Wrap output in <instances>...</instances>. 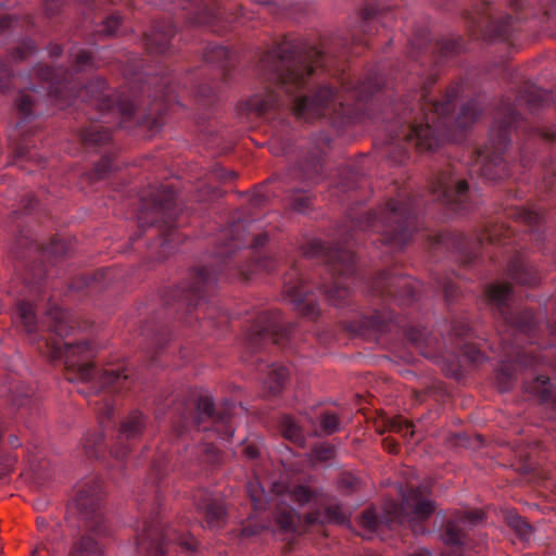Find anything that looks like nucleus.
<instances>
[{"label": "nucleus", "instance_id": "f257e3e1", "mask_svg": "<svg viewBox=\"0 0 556 556\" xmlns=\"http://www.w3.org/2000/svg\"><path fill=\"white\" fill-rule=\"evenodd\" d=\"M321 52L315 48L303 49L282 43L262 60L263 65L275 74L280 87L290 92L306 84L309 76L321 65Z\"/></svg>", "mask_w": 556, "mask_h": 556}, {"label": "nucleus", "instance_id": "f03ea898", "mask_svg": "<svg viewBox=\"0 0 556 556\" xmlns=\"http://www.w3.org/2000/svg\"><path fill=\"white\" fill-rule=\"evenodd\" d=\"M96 346L89 342L65 343L63 348L58 346L53 357H64L67 379L89 381L97 377L102 387L112 388L114 391H122L129 388L128 376L124 369L108 368L101 372L97 371L92 358L96 355Z\"/></svg>", "mask_w": 556, "mask_h": 556}, {"label": "nucleus", "instance_id": "7ed1b4c3", "mask_svg": "<svg viewBox=\"0 0 556 556\" xmlns=\"http://www.w3.org/2000/svg\"><path fill=\"white\" fill-rule=\"evenodd\" d=\"M429 490L410 489L403 494L402 505L391 503L388 509L390 521L410 522L428 519L435 510V505L428 498Z\"/></svg>", "mask_w": 556, "mask_h": 556}, {"label": "nucleus", "instance_id": "20e7f679", "mask_svg": "<svg viewBox=\"0 0 556 556\" xmlns=\"http://www.w3.org/2000/svg\"><path fill=\"white\" fill-rule=\"evenodd\" d=\"M167 543H177L189 552H193L198 547V542L193 536L179 534L173 528L165 530L155 527L147 528L138 540L139 548L144 551L147 556H164V545Z\"/></svg>", "mask_w": 556, "mask_h": 556}, {"label": "nucleus", "instance_id": "39448f33", "mask_svg": "<svg viewBox=\"0 0 556 556\" xmlns=\"http://www.w3.org/2000/svg\"><path fill=\"white\" fill-rule=\"evenodd\" d=\"M341 106L342 102L338 93L329 88H321L313 99L306 97L298 99L292 111L296 117L309 121L320 116H332Z\"/></svg>", "mask_w": 556, "mask_h": 556}, {"label": "nucleus", "instance_id": "423d86ee", "mask_svg": "<svg viewBox=\"0 0 556 556\" xmlns=\"http://www.w3.org/2000/svg\"><path fill=\"white\" fill-rule=\"evenodd\" d=\"M468 191L466 180L454 181L451 177H440L432 186V192L446 204H460Z\"/></svg>", "mask_w": 556, "mask_h": 556}, {"label": "nucleus", "instance_id": "0eeeda50", "mask_svg": "<svg viewBox=\"0 0 556 556\" xmlns=\"http://www.w3.org/2000/svg\"><path fill=\"white\" fill-rule=\"evenodd\" d=\"M484 513L480 509H473L466 513H457L455 519L448 520L445 525L443 533L444 542L448 545L458 546L462 544L463 531L458 527V522L477 525L484 520Z\"/></svg>", "mask_w": 556, "mask_h": 556}, {"label": "nucleus", "instance_id": "6e6552de", "mask_svg": "<svg viewBox=\"0 0 556 556\" xmlns=\"http://www.w3.org/2000/svg\"><path fill=\"white\" fill-rule=\"evenodd\" d=\"M75 502L84 515L87 528L96 533H101L102 515L98 511L100 509V497L94 494L89 496L85 491H79Z\"/></svg>", "mask_w": 556, "mask_h": 556}, {"label": "nucleus", "instance_id": "1a4fd4ad", "mask_svg": "<svg viewBox=\"0 0 556 556\" xmlns=\"http://www.w3.org/2000/svg\"><path fill=\"white\" fill-rule=\"evenodd\" d=\"M274 521L282 532H290L298 535L304 533L302 519L295 510L286 503H279L274 511Z\"/></svg>", "mask_w": 556, "mask_h": 556}, {"label": "nucleus", "instance_id": "9d476101", "mask_svg": "<svg viewBox=\"0 0 556 556\" xmlns=\"http://www.w3.org/2000/svg\"><path fill=\"white\" fill-rule=\"evenodd\" d=\"M405 139L408 142H414L415 148L420 152L432 151L440 144L439 137L428 123L426 125H412Z\"/></svg>", "mask_w": 556, "mask_h": 556}, {"label": "nucleus", "instance_id": "9b49d317", "mask_svg": "<svg viewBox=\"0 0 556 556\" xmlns=\"http://www.w3.org/2000/svg\"><path fill=\"white\" fill-rule=\"evenodd\" d=\"M197 510L210 529L223 528L227 522V511L223 503L207 498L198 504Z\"/></svg>", "mask_w": 556, "mask_h": 556}, {"label": "nucleus", "instance_id": "f8f14e48", "mask_svg": "<svg viewBox=\"0 0 556 556\" xmlns=\"http://www.w3.org/2000/svg\"><path fill=\"white\" fill-rule=\"evenodd\" d=\"M273 492L278 495H288L292 502L299 506H304L317 498V491L304 484L287 486L283 483L277 482L273 484Z\"/></svg>", "mask_w": 556, "mask_h": 556}, {"label": "nucleus", "instance_id": "ddd939ff", "mask_svg": "<svg viewBox=\"0 0 556 556\" xmlns=\"http://www.w3.org/2000/svg\"><path fill=\"white\" fill-rule=\"evenodd\" d=\"M213 286L214 279L205 268L194 270L192 276V285L185 295L186 300L191 302L193 298H197L194 306H200L202 304V294L213 289Z\"/></svg>", "mask_w": 556, "mask_h": 556}, {"label": "nucleus", "instance_id": "4468645a", "mask_svg": "<svg viewBox=\"0 0 556 556\" xmlns=\"http://www.w3.org/2000/svg\"><path fill=\"white\" fill-rule=\"evenodd\" d=\"M105 83L98 79L80 91L83 98L89 97L88 101L99 111H111L114 109L112 100L104 94Z\"/></svg>", "mask_w": 556, "mask_h": 556}, {"label": "nucleus", "instance_id": "2eb2a0df", "mask_svg": "<svg viewBox=\"0 0 556 556\" xmlns=\"http://www.w3.org/2000/svg\"><path fill=\"white\" fill-rule=\"evenodd\" d=\"M279 103L275 92L265 90L262 93L254 94L247 103L249 111L257 115H263L274 110Z\"/></svg>", "mask_w": 556, "mask_h": 556}, {"label": "nucleus", "instance_id": "dca6fc26", "mask_svg": "<svg viewBox=\"0 0 556 556\" xmlns=\"http://www.w3.org/2000/svg\"><path fill=\"white\" fill-rule=\"evenodd\" d=\"M68 556H102V549L93 538L83 535L73 543Z\"/></svg>", "mask_w": 556, "mask_h": 556}, {"label": "nucleus", "instance_id": "f3484780", "mask_svg": "<svg viewBox=\"0 0 556 556\" xmlns=\"http://www.w3.org/2000/svg\"><path fill=\"white\" fill-rule=\"evenodd\" d=\"M143 428V416L138 412H134L121 425V439H134L142 433Z\"/></svg>", "mask_w": 556, "mask_h": 556}, {"label": "nucleus", "instance_id": "a211bd4d", "mask_svg": "<svg viewBox=\"0 0 556 556\" xmlns=\"http://www.w3.org/2000/svg\"><path fill=\"white\" fill-rule=\"evenodd\" d=\"M174 35V30L172 27H168L166 30H154L151 34L146 36L147 40V49L150 52L162 53L166 50L169 39Z\"/></svg>", "mask_w": 556, "mask_h": 556}, {"label": "nucleus", "instance_id": "6ab92c4d", "mask_svg": "<svg viewBox=\"0 0 556 556\" xmlns=\"http://www.w3.org/2000/svg\"><path fill=\"white\" fill-rule=\"evenodd\" d=\"M288 378L289 374L287 368L282 366H273L270 367L265 380V387L270 394H277L282 390Z\"/></svg>", "mask_w": 556, "mask_h": 556}, {"label": "nucleus", "instance_id": "aec40b11", "mask_svg": "<svg viewBox=\"0 0 556 556\" xmlns=\"http://www.w3.org/2000/svg\"><path fill=\"white\" fill-rule=\"evenodd\" d=\"M81 139L89 144L102 146L111 140V134L102 126L92 125L83 131Z\"/></svg>", "mask_w": 556, "mask_h": 556}, {"label": "nucleus", "instance_id": "412c9836", "mask_svg": "<svg viewBox=\"0 0 556 556\" xmlns=\"http://www.w3.org/2000/svg\"><path fill=\"white\" fill-rule=\"evenodd\" d=\"M527 391L536 395L541 401L554 400L551 393L549 379L545 376H539L531 384L527 386Z\"/></svg>", "mask_w": 556, "mask_h": 556}, {"label": "nucleus", "instance_id": "4be33fe9", "mask_svg": "<svg viewBox=\"0 0 556 556\" xmlns=\"http://www.w3.org/2000/svg\"><path fill=\"white\" fill-rule=\"evenodd\" d=\"M285 294L292 303L296 304L299 311L303 315H311L315 312V306L313 303H303V292L296 287L287 285L285 288Z\"/></svg>", "mask_w": 556, "mask_h": 556}, {"label": "nucleus", "instance_id": "5701e85b", "mask_svg": "<svg viewBox=\"0 0 556 556\" xmlns=\"http://www.w3.org/2000/svg\"><path fill=\"white\" fill-rule=\"evenodd\" d=\"M280 429L282 435L295 443H302L303 433L302 429L298 426V424L291 417H283L280 424Z\"/></svg>", "mask_w": 556, "mask_h": 556}, {"label": "nucleus", "instance_id": "b1692460", "mask_svg": "<svg viewBox=\"0 0 556 556\" xmlns=\"http://www.w3.org/2000/svg\"><path fill=\"white\" fill-rule=\"evenodd\" d=\"M18 319L24 325L26 331L31 332L35 329L36 316L30 303L21 302L17 304Z\"/></svg>", "mask_w": 556, "mask_h": 556}, {"label": "nucleus", "instance_id": "393cba45", "mask_svg": "<svg viewBox=\"0 0 556 556\" xmlns=\"http://www.w3.org/2000/svg\"><path fill=\"white\" fill-rule=\"evenodd\" d=\"M480 115V111L476 101L467 103L457 117L458 127L466 128L473 124Z\"/></svg>", "mask_w": 556, "mask_h": 556}, {"label": "nucleus", "instance_id": "a878e982", "mask_svg": "<svg viewBox=\"0 0 556 556\" xmlns=\"http://www.w3.org/2000/svg\"><path fill=\"white\" fill-rule=\"evenodd\" d=\"M458 87H452L446 91L445 98L443 101L434 102L431 104V110L433 114H437L438 117H444L451 111V104L453 100L457 97Z\"/></svg>", "mask_w": 556, "mask_h": 556}, {"label": "nucleus", "instance_id": "bb28decb", "mask_svg": "<svg viewBox=\"0 0 556 556\" xmlns=\"http://www.w3.org/2000/svg\"><path fill=\"white\" fill-rule=\"evenodd\" d=\"M511 291V287L508 283H496L491 285L486 290V295L490 301L494 302L496 305H502L505 300L508 298Z\"/></svg>", "mask_w": 556, "mask_h": 556}, {"label": "nucleus", "instance_id": "cd10ccee", "mask_svg": "<svg viewBox=\"0 0 556 556\" xmlns=\"http://www.w3.org/2000/svg\"><path fill=\"white\" fill-rule=\"evenodd\" d=\"M325 515L328 522L344 525L350 521L349 516L346 515L344 509L338 504H331L326 506Z\"/></svg>", "mask_w": 556, "mask_h": 556}, {"label": "nucleus", "instance_id": "c85d7f7f", "mask_svg": "<svg viewBox=\"0 0 556 556\" xmlns=\"http://www.w3.org/2000/svg\"><path fill=\"white\" fill-rule=\"evenodd\" d=\"M388 429L393 432L402 433L404 437H413V424L402 416H396L389 420Z\"/></svg>", "mask_w": 556, "mask_h": 556}, {"label": "nucleus", "instance_id": "c756f323", "mask_svg": "<svg viewBox=\"0 0 556 556\" xmlns=\"http://www.w3.org/2000/svg\"><path fill=\"white\" fill-rule=\"evenodd\" d=\"M505 164L503 160L495 156L491 159L483 167V175L491 179H501L504 177Z\"/></svg>", "mask_w": 556, "mask_h": 556}, {"label": "nucleus", "instance_id": "7c9ffc66", "mask_svg": "<svg viewBox=\"0 0 556 556\" xmlns=\"http://www.w3.org/2000/svg\"><path fill=\"white\" fill-rule=\"evenodd\" d=\"M332 265L340 274H345L350 270L354 263V256L349 252H341L336 257L331 258Z\"/></svg>", "mask_w": 556, "mask_h": 556}, {"label": "nucleus", "instance_id": "2f4dec72", "mask_svg": "<svg viewBox=\"0 0 556 556\" xmlns=\"http://www.w3.org/2000/svg\"><path fill=\"white\" fill-rule=\"evenodd\" d=\"M513 277L522 285H533L536 282V276L533 275L528 267L523 264H519L518 267L514 268Z\"/></svg>", "mask_w": 556, "mask_h": 556}, {"label": "nucleus", "instance_id": "473e14b6", "mask_svg": "<svg viewBox=\"0 0 556 556\" xmlns=\"http://www.w3.org/2000/svg\"><path fill=\"white\" fill-rule=\"evenodd\" d=\"M510 126V123H505L498 126V128L495 130V128H492V137H496V143H494V149L497 151H502L503 148H505L507 140H508V128Z\"/></svg>", "mask_w": 556, "mask_h": 556}, {"label": "nucleus", "instance_id": "72a5a7b5", "mask_svg": "<svg viewBox=\"0 0 556 556\" xmlns=\"http://www.w3.org/2000/svg\"><path fill=\"white\" fill-rule=\"evenodd\" d=\"M320 426L326 434H331L339 429V418L336 414L325 413L320 417Z\"/></svg>", "mask_w": 556, "mask_h": 556}, {"label": "nucleus", "instance_id": "f704fd0d", "mask_svg": "<svg viewBox=\"0 0 556 556\" xmlns=\"http://www.w3.org/2000/svg\"><path fill=\"white\" fill-rule=\"evenodd\" d=\"M313 456L318 462H326L334 456V448L330 445L320 444L313 448Z\"/></svg>", "mask_w": 556, "mask_h": 556}, {"label": "nucleus", "instance_id": "c9c22d12", "mask_svg": "<svg viewBox=\"0 0 556 556\" xmlns=\"http://www.w3.org/2000/svg\"><path fill=\"white\" fill-rule=\"evenodd\" d=\"M456 439V444L457 445H462V446H466V447H479L483 444V439L481 435L477 434L472 438L466 435V434H457L455 437Z\"/></svg>", "mask_w": 556, "mask_h": 556}, {"label": "nucleus", "instance_id": "e433bc0d", "mask_svg": "<svg viewBox=\"0 0 556 556\" xmlns=\"http://www.w3.org/2000/svg\"><path fill=\"white\" fill-rule=\"evenodd\" d=\"M197 408L200 415H205L207 418H214V403L211 397H200L198 400Z\"/></svg>", "mask_w": 556, "mask_h": 556}, {"label": "nucleus", "instance_id": "4c0bfd02", "mask_svg": "<svg viewBox=\"0 0 556 556\" xmlns=\"http://www.w3.org/2000/svg\"><path fill=\"white\" fill-rule=\"evenodd\" d=\"M348 295L349 291L346 288L336 287L334 289L327 291V296L329 301L334 305L342 304L348 298Z\"/></svg>", "mask_w": 556, "mask_h": 556}, {"label": "nucleus", "instance_id": "58836bf2", "mask_svg": "<svg viewBox=\"0 0 556 556\" xmlns=\"http://www.w3.org/2000/svg\"><path fill=\"white\" fill-rule=\"evenodd\" d=\"M359 525L370 531L375 530L378 525L376 513L372 509H367L362 514Z\"/></svg>", "mask_w": 556, "mask_h": 556}, {"label": "nucleus", "instance_id": "ea45409f", "mask_svg": "<svg viewBox=\"0 0 556 556\" xmlns=\"http://www.w3.org/2000/svg\"><path fill=\"white\" fill-rule=\"evenodd\" d=\"M509 526L514 528L520 535H527L531 531L530 525L519 516L509 518Z\"/></svg>", "mask_w": 556, "mask_h": 556}, {"label": "nucleus", "instance_id": "a19ab883", "mask_svg": "<svg viewBox=\"0 0 556 556\" xmlns=\"http://www.w3.org/2000/svg\"><path fill=\"white\" fill-rule=\"evenodd\" d=\"M33 99L26 93H21L17 99V109L24 115H29L33 108Z\"/></svg>", "mask_w": 556, "mask_h": 556}, {"label": "nucleus", "instance_id": "79ce46f5", "mask_svg": "<svg viewBox=\"0 0 556 556\" xmlns=\"http://www.w3.org/2000/svg\"><path fill=\"white\" fill-rule=\"evenodd\" d=\"M519 218L522 223L529 225V226H534L536 225L540 219H541V216L538 212L533 211V210H522L519 214Z\"/></svg>", "mask_w": 556, "mask_h": 556}, {"label": "nucleus", "instance_id": "37998d69", "mask_svg": "<svg viewBox=\"0 0 556 556\" xmlns=\"http://www.w3.org/2000/svg\"><path fill=\"white\" fill-rule=\"evenodd\" d=\"M116 110L118 112V114L124 118H129L132 113L135 112L136 110V105L134 102L131 101H128V100H125V101H119L116 105Z\"/></svg>", "mask_w": 556, "mask_h": 556}, {"label": "nucleus", "instance_id": "c03bdc74", "mask_svg": "<svg viewBox=\"0 0 556 556\" xmlns=\"http://www.w3.org/2000/svg\"><path fill=\"white\" fill-rule=\"evenodd\" d=\"M121 23H122V21H121L119 16L112 15V16L108 17L106 21L104 22L103 31L106 35H114L116 33L117 28L119 27Z\"/></svg>", "mask_w": 556, "mask_h": 556}, {"label": "nucleus", "instance_id": "a18cd8bd", "mask_svg": "<svg viewBox=\"0 0 556 556\" xmlns=\"http://www.w3.org/2000/svg\"><path fill=\"white\" fill-rule=\"evenodd\" d=\"M320 522L321 521L319 520V511L318 510L307 513L303 517L302 530H304V533H305L307 531L308 527H311L312 525H315V523H320Z\"/></svg>", "mask_w": 556, "mask_h": 556}, {"label": "nucleus", "instance_id": "49530a36", "mask_svg": "<svg viewBox=\"0 0 556 556\" xmlns=\"http://www.w3.org/2000/svg\"><path fill=\"white\" fill-rule=\"evenodd\" d=\"M387 210L394 216H403L407 212L405 205L395 200H391L387 203Z\"/></svg>", "mask_w": 556, "mask_h": 556}, {"label": "nucleus", "instance_id": "de8ad7c7", "mask_svg": "<svg viewBox=\"0 0 556 556\" xmlns=\"http://www.w3.org/2000/svg\"><path fill=\"white\" fill-rule=\"evenodd\" d=\"M111 168V163L109 160L104 159L102 160L98 165L97 167L94 168V177L98 178V179H101L104 177V175L110 170Z\"/></svg>", "mask_w": 556, "mask_h": 556}, {"label": "nucleus", "instance_id": "09e8293b", "mask_svg": "<svg viewBox=\"0 0 556 556\" xmlns=\"http://www.w3.org/2000/svg\"><path fill=\"white\" fill-rule=\"evenodd\" d=\"M255 270L270 271L275 267V261L270 257H263L255 263Z\"/></svg>", "mask_w": 556, "mask_h": 556}, {"label": "nucleus", "instance_id": "8fccbe9b", "mask_svg": "<svg viewBox=\"0 0 556 556\" xmlns=\"http://www.w3.org/2000/svg\"><path fill=\"white\" fill-rule=\"evenodd\" d=\"M359 481L356 478L344 476L340 480V485L346 490L353 491L357 489Z\"/></svg>", "mask_w": 556, "mask_h": 556}, {"label": "nucleus", "instance_id": "3c124183", "mask_svg": "<svg viewBox=\"0 0 556 556\" xmlns=\"http://www.w3.org/2000/svg\"><path fill=\"white\" fill-rule=\"evenodd\" d=\"M504 230V226H493L491 230H489L488 239L492 243H500L502 238L497 231ZM508 233V229H505V235Z\"/></svg>", "mask_w": 556, "mask_h": 556}, {"label": "nucleus", "instance_id": "603ef678", "mask_svg": "<svg viewBox=\"0 0 556 556\" xmlns=\"http://www.w3.org/2000/svg\"><path fill=\"white\" fill-rule=\"evenodd\" d=\"M383 447L390 454L399 453L400 445L393 438L383 439Z\"/></svg>", "mask_w": 556, "mask_h": 556}, {"label": "nucleus", "instance_id": "864d4df0", "mask_svg": "<svg viewBox=\"0 0 556 556\" xmlns=\"http://www.w3.org/2000/svg\"><path fill=\"white\" fill-rule=\"evenodd\" d=\"M399 286H401L405 291V295L407 299L404 301L410 302L414 298L413 285H412L410 280L409 279H401Z\"/></svg>", "mask_w": 556, "mask_h": 556}, {"label": "nucleus", "instance_id": "5fc2aeb1", "mask_svg": "<svg viewBox=\"0 0 556 556\" xmlns=\"http://www.w3.org/2000/svg\"><path fill=\"white\" fill-rule=\"evenodd\" d=\"M49 250L51 253L56 255L65 254V243L62 240L53 241Z\"/></svg>", "mask_w": 556, "mask_h": 556}, {"label": "nucleus", "instance_id": "6e6d98bb", "mask_svg": "<svg viewBox=\"0 0 556 556\" xmlns=\"http://www.w3.org/2000/svg\"><path fill=\"white\" fill-rule=\"evenodd\" d=\"M23 47L25 48V51H23V50H22V48H18V49L16 50V53H17L16 58H18V59H24V58H26V56H27L28 54H30V53L34 51V49H35V48H34V46H33L31 43H29V42L24 43V45H23Z\"/></svg>", "mask_w": 556, "mask_h": 556}, {"label": "nucleus", "instance_id": "4d7b16f0", "mask_svg": "<svg viewBox=\"0 0 556 556\" xmlns=\"http://www.w3.org/2000/svg\"><path fill=\"white\" fill-rule=\"evenodd\" d=\"M90 60V54L86 51H80L77 55H76V64L77 66H84L85 64H87Z\"/></svg>", "mask_w": 556, "mask_h": 556}, {"label": "nucleus", "instance_id": "13d9d810", "mask_svg": "<svg viewBox=\"0 0 556 556\" xmlns=\"http://www.w3.org/2000/svg\"><path fill=\"white\" fill-rule=\"evenodd\" d=\"M243 454L249 458H255L258 455V451L254 445H247L243 448Z\"/></svg>", "mask_w": 556, "mask_h": 556}, {"label": "nucleus", "instance_id": "bf43d9fd", "mask_svg": "<svg viewBox=\"0 0 556 556\" xmlns=\"http://www.w3.org/2000/svg\"><path fill=\"white\" fill-rule=\"evenodd\" d=\"M265 528L264 527H261V528H250V527H244L241 531V534L243 536H251V535H255L257 533H260L261 531H263Z\"/></svg>", "mask_w": 556, "mask_h": 556}, {"label": "nucleus", "instance_id": "052dcab7", "mask_svg": "<svg viewBox=\"0 0 556 556\" xmlns=\"http://www.w3.org/2000/svg\"><path fill=\"white\" fill-rule=\"evenodd\" d=\"M276 331V325L275 324H269L265 327H263L262 329L257 330V334L260 336H267V334H273L275 333Z\"/></svg>", "mask_w": 556, "mask_h": 556}, {"label": "nucleus", "instance_id": "680f3d73", "mask_svg": "<svg viewBox=\"0 0 556 556\" xmlns=\"http://www.w3.org/2000/svg\"><path fill=\"white\" fill-rule=\"evenodd\" d=\"M267 240H268V236L266 233L258 235L254 239V247L263 245V244H265V242H267Z\"/></svg>", "mask_w": 556, "mask_h": 556}, {"label": "nucleus", "instance_id": "e2e57ef3", "mask_svg": "<svg viewBox=\"0 0 556 556\" xmlns=\"http://www.w3.org/2000/svg\"><path fill=\"white\" fill-rule=\"evenodd\" d=\"M116 458H123L126 455V451H123L122 453H118L117 451L114 452Z\"/></svg>", "mask_w": 556, "mask_h": 556}, {"label": "nucleus", "instance_id": "0e129e2a", "mask_svg": "<svg viewBox=\"0 0 556 556\" xmlns=\"http://www.w3.org/2000/svg\"><path fill=\"white\" fill-rule=\"evenodd\" d=\"M232 432H233L232 430L227 429V431L225 432V435H226L227 438H230V437L232 435Z\"/></svg>", "mask_w": 556, "mask_h": 556}, {"label": "nucleus", "instance_id": "69168bd1", "mask_svg": "<svg viewBox=\"0 0 556 556\" xmlns=\"http://www.w3.org/2000/svg\"><path fill=\"white\" fill-rule=\"evenodd\" d=\"M412 556H429L428 553H418V554H414Z\"/></svg>", "mask_w": 556, "mask_h": 556}, {"label": "nucleus", "instance_id": "338daca9", "mask_svg": "<svg viewBox=\"0 0 556 556\" xmlns=\"http://www.w3.org/2000/svg\"><path fill=\"white\" fill-rule=\"evenodd\" d=\"M261 320H266L267 319V314H264L260 317Z\"/></svg>", "mask_w": 556, "mask_h": 556}, {"label": "nucleus", "instance_id": "774afa93", "mask_svg": "<svg viewBox=\"0 0 556 556\" xmlns=\"http://www.w3.org/2000/svg\"><path fill=\"white\" fill-rule=\"evenodd\" d=\"M197 22H199V23H203V22H205V21H204L202 17H197Z\"/></svg>", "mask_w": 556, "mask_h": 556}]
</instances>
